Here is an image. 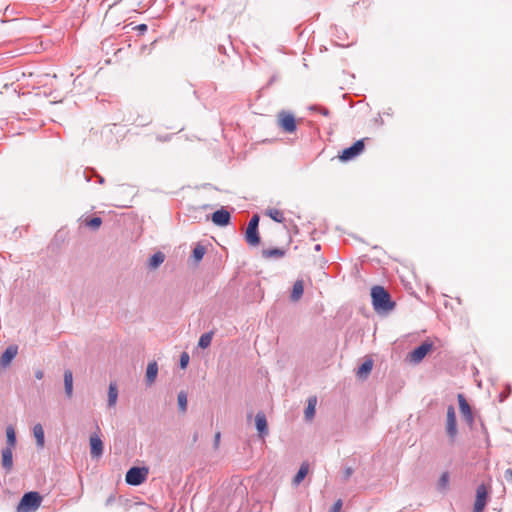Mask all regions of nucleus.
<instances>
[{
  "instance_id": "nucleus-34",
  "label": "nucleus",
  "mask_w": 512,
  "mask_h": 512,
  "mask_svg": "<svg viewBox=\"0 0 512 512\" xmlns=\"http://www.w3.org/2000/svg\"><path fill=\"white\" fill-rule=\"evenodd\" d=\"M341 508H342V500H341V499H339V500H337V501L333 504V506L331 507V509H330V511H329V512H340Z\"/></svg>"
},
{
  "instance_id": "nucleus-33",
  "label": "nucleus",
  "mask_w": 512,
  "mask_h": 512,
  "mask_svg": "<svg viewBox=\"0 0 512 512\" xmlns=\"http://www.w3.org/2000/svg\"><path fill=\"white\" fill-rule=\"evenodd\" d=\"M258 224H259V216L257 214H255L250 219L248 226L253 227V228H258Z\"/></svg>"
},
{
  "instance_id": "nucleus-41",
  "label": "nucleus",
  "mask_w": 512,
  "mask_h": 512,
  "mask_svg": "<svg viewBox=\"0 0 512 512\" xmlns=\"http://www.w3.org/2000/svg\"><path fill=\"white\" fill-rule=\"evenodd\" d=\"M327 113H328V111H327V110L322 111V114H325V115H326Z\"/></svg>"
},
{
  "instance_id": "nucleus-19",
  "label": "nucleus",
  "mask_w": 512,
  "mask_h": 512,
  "mask_svg": "<svg viewBox=\"0 0 512 512\" xmlns=\"http://www.w3.org/2000/svg\"><path fill=\"white\" fill-rule=\"evenodd\" d=\"M303 292H304V284H303V281L302 280H297L294 285H293V288H292V292H291V300L296 302L298 301L302 295H303Z\"/></svg>"
},
{
  "instance_id": "nucleus-32",
  "label": "nucleus",
  "mask_w": 512,
  "mask_h": 512,
  "mask_svg": "<svg viewBox=\"0 0 512 512\" xmlns=\"http://www.w3.org/2000/svg\"><path fill=\"white\" fill-rule=\"evenodd\" d=\"M189 362V355L186 352H183L180 356V366L181 368H186Z\"/></svg>"
},
{
  "instance_id": "nucleus-12",
  "label": "nucleus",
  "mask_w": 512,
  "mask_h": 512,
  "mask_svg": "<svg viewBox=\"0 0 512 512\" xmlns=\"http://www.w3.org/2000/svg\"><path fill=\"white\" fill-rule=\"evenodd\" d=\"M1 464L2 467L7 471H11L13 468V448L6 447L1 453Z\"/></svg>"
},
{
  "instance_id": "nucleus-27",
  "label": "nucleus",
  "mask_w": 512,
  "mask_h": 512,
  "mask_svg": "<svg viewBox=\"0 0 512 512\" xmlns=\"http://www.w3.org/2000/svg\"><path fill=\"white\" fill-rule=\"evenodd\" d=\"M7 447L14 448L16 445V433L13 426L6 428Z\"/></svg>"
},
{
  "instance_id": "nucleus-40",
  "label": "nucleus",
  "mask_w": 512,
  "mask_h": 512,
  "mask_svg": "<svg viewBox=\"0 0 512 512\" xmlns=\"http://www.w3.org/2000/svg\"><path fill=\"white\" fill-rule=\"evenodd\" d=\"M115 500V497L113 495L109 496L108 499L106 500V505H110L114 502Z\"/></svg>"
},
{
  "instance_id": "nucleus-14",
  "label": "nucleus",
  "mask_w": 512,
  "mask_h": 512,
  "mask_svg": "<svg viewBox=\"0 0 512 512\" xmlns=\"http://www.w3.org/2000/svg\"><path fill=\"white\" fill-rule=\"evenodd\" d=\"M212 221L219 226H226L230 221V213L227 210L220 209L212 214Z\"/></svg>"
},
{
  "instance_id": "nucleus-4",
  "label": "nucleus",
  "mask_w": 512,
  "mask_h": 512,
  "mask_svg": "<svg viewBox=\"0 0 512 512\" xmlns=\"http://www.w3.org/2000/svg\"><path fill=\"white\" fill-rule=\"evenodd\" d=\"M279 127L286 133H293L296 130L294 115L288 111H281L277 115Z\"/></svg>"
},
{
  "instance_id": "nucleus-18",
  "label": "nucleus",
  "mask_w": 512,
  "mask_h": 512,
  "mask_svg": "<svg viewBox=\"0 0 512 512\" xmlns=\"http://www.w3.org/2000/svg\"><path fill=\"white\" fill-rule=\"evenodd\" d=\"M64 386L65 393L70 398L73 394V374L71 370H65L64 372Z\"/></svg>"
},
{
  "instance_id": "nucleus-38",
  "label": "nucleus",
  "mask_w": 512,
  "mask_h": 512,
  "mask_svg": "<svg viewBox=\"0 0 512 512\" xmlns=\"http://www.w3.org/2000/svg\"><path fill=\"white\" fill-rule=\"evenodd\" d=\"M352 473H353L352 468H350V467H349V468H347V469L345 470V478H349V477L352 475Z\"/></svg>"
},
{
  "instance_id": "nucleus-7",
  "label": "nucleus",
  "mask_w": 512,
  "mask_h": 512,
  "mask_svg": "<svg viewBox=\"0 0 512 512\" xmlns=\"http://www.w3.org/2000/svg\"><path fill=\"white\" fill-rule=\"evenodd\" d=\"M488 491L485 485H480L476 491V499L474 503V512H483L487 503Z\"/></svg>"
},
{
  "instance_id": "nucleus-5",
  "label": "nucleus",
  "mask_w": 512,
  "mask_h": 512,
  "mask_svg": "<svg viewBox=\"0 0 512 512\" xmlns=\"http://www.w3.org/2000/svg\"><path fill=\"white\" fill-rule=\"evenodd\" d=\"M364 147V140H358L351 147L345 148L339 155V159L343 162L352 160L363 152Z\"/></svg>"
},
{
  "instance_id": "nucleus-24",
  "label": "nucleus",
  "mask_w": 512,
  "mask_h": 512,
  "mask_svg": "<svg viewBox=\"0 0 512 512\" xmlns=\"http://www.w3.org/2000/svg\"><path fill=\"white\" fill-rule=\"evenodd\" d=\"M165 259V255L162 252H157L151 256L149 259V267L152 269H156L160 266Z\"/></svg>"
},
{
  "instance_id": "nucleus-8",
  "label": "nucleus",
  "mask_w": 512,
  "mask_h": 512,
  "mask_svg": "<svg viewBox=\"0 0 512 512\" xmlns=\"http://www.w3.org/2000/svg\"><path fill=\"white\" fill-rule=\"evenodd\" d=\"M446 431L453 441L457 435L456 414L453 406L447 409Z\"/></svg>"
},
{
  "instance_id": "nucleus-28",
  "label": "nucleus",
  "mask_w": 512,
  "mask_h": 512,
  "mask_svg": "<svg viewBox=\"0 0 512 512\" xmlns=\"http://www.w3.org/2000/svg\"><path fill=\"white\" fill-rule=\"evenodd\" d=\"M212 338H213V332L212 331H210L208 333H204L203 335H201V337L199 339V342H198L199 347L202 348V349L208 348L210 346V344H211Z\"/></svg>"
},
{
  "instance_id": "nucleus-22",
  "label": "nucleus",
  "mask_w": 512,
  "mask_h": 512,
  "mask_svg": "<svg viewBox=\"0 0 512 512\" xmlns=\"http://www.w3.org/2000/svg\"><path fill=\"white\" fill-rule=\"evenodd\" d=\"M317 405V398L316 396H312L308 399V405L305 409V418L307 420H312V418L315 415V408Z\"/></svg>"
},
{
  "instance_id": "nucleus-23",
  "label": "nucleus",
  "mask_w": 512,
  "mask_h": 512,
  "mask_svg": "<svg viewBox=\"0 0 512 512\" xmlns=\"http://www.w3.org/2000/svg\"><path fill=\"white\" fill-rule=\"evenodd\" d=\"M118 398V390L116 383H110L108 390V405L115 406Z\"/></svg>"
},
{
  "instance_id": "nucleus-39",
  "label": "nucleus",
  "mask_w": 512,
  "mask_h": 512,
  "mask_svg": "<svg viewBox=\"0 0 512 512\" xmlns=\"http://www.w3.org/2000/svg\"><path fill=\"white\" fill-rule=\"evenodd\" d=\"M220 436H221L220 432H217V433L215 434V446H216V447L219 445Z\"/></svg>"
},
{
  "instance_id": "nucleus-30",
  "label": "nucleus",
  "mask_w": 512,
  "mask_h": 512,
  "mask_svg": "<svg viewBox=\"0 0 512 512\" xmlns=\"http://www.w3.org/2000/svg\"><path fill=\"white\" fill-rule=\"evenodd\" d=\"M102 224V220L100 217H93L85 220V225L92 229H98Z\"/></svg>"
},
{
  "instance_id": "nucleus-15",
  "label": "nucleus",
  "mask_w": 512,
  "mask_h": 512,
  "mask_svg": "<svg viewBox=\"0 0 512 512\" xmlns=\"http://www.w3.org/2000/svg\"><path fill=\"white\" fill-rule=\"evenodd\" d=\"M245 239L249 245L257 246L260 243V237L258 234V228L247 226L245 232Z\"/></svg>"
},
{
  "instance_id": "nucleus-2",
  "label": "nucleus",
  "mask_w": 512,
  "mask_h": 512,
  "mask_svg": "<svg viewBox=\"0 0 512 512\" xmlns=\"http://www.w3.org/2000/svg\"><path fill=\"white\" fill-rule=\"evenodd\" d=\"M41 502L42 497L38 492L25 493L17 506V512H35Z\"/></svg>"
},
{
  "instance_id": "nucleus-6",
  "label": "nucleus",
  "mask_w": 512,
  "mask_h": 512,
  "mask_svg": "<svg viewBox=\"0 0 512 512\" xmlns=\"http://www.w3.org/2000/svg\"><path fill=\"white\" fill-rule=\"evenodd\" d=\"M433 345L429 342H424L413 351L409 353V360L412 363L421 362L425 356L432 350Z\"/></svg>"
},
{
  "instance_id": "nucleus-36",
  "label": "nucleus",
  "mask_w": 512,
  "mask_h": 512,
  "mask_svg": "<svg viewBox=\"0 0 512 512\" xmlns=\"http://www.w3.org/2000/svg\"><path fill=\"white\" fill-rule=\"evenodd\" d=\"M448 481H449L448 473H443L441 478H440L441 484L445 486V485H447Z\"/></svg>"
},
{
  "instance_id": "nucleus-11",
  "label": "nucleus",
  "mask_w": 512,
  "mask_h": 512,
  "mask_svg": "<svg viewBox=\"0 0 512 512\" xmlns=\"http://www.w3.org/2000/svg\"><path fill=\"white\" fill-rule=\"evenodd\" d=\"M90 453L93 458H99L103 453V442L98 434L90 436Z\"/></svg>"
},
{
  "instance_id": "nucleus-16",
  "label": "nucleus",
  "mask_w": 512,
  "mask_h": 512,
  "mask_svg": "<svg viewBox=\"0 0 512 512\" xmlns=\"http://www.w3.org/2000/svg\"><path fill=\"white\" fill-rule=\"evenodd\" d=\"M33 435L36 439L37 446L40 448L44 447L45 444V435L44 429L41 424H35L33 427Z\"/></svg>"
},
{
  "instance_id": "nucleus-20",
  "label": "nucleus",
  "mask_w": 512,
  "mask_h": 512,
  "mask_svg": "<svg viewBox=\"0 0 512 512\" xmlns=\"http://www.w3.org/2000/svg\"><path fill=\"white\" fill-rule=\"evenodd\" d=\"M308 472H309V464H308V462H303L300 466L299 471L293 478V484L299 485L304 480V478L307 476Z\"/></svg>"
},
{
  "instance_id": "nucleus-29",
  "label": "nucleus",
  "mask_w": 512,
  "mask_h": 512,
  "mask_svg": "<svg viewBox=\"0 0 512 512\" xmlns=\"http://www.w3.org/2000/svg\"><path fill=\"white\" fill-rule=\"evenodd\" d=\"M178 406L181 412H186L187 410V395L185 392L181 391L178 394Z\"/></svg>"
},
{
  "instance_id": "nucleus-25",
  "label": "nucleus",
  "mask_w": 512,
  "mask_h": 512,
  "mask_svg": "<svg viewBox=\"0 0 512 512\" xmlns=\"http://www.w3.org/2000/svg\"><path fill=\"white\" fill-rule=\"evenodd\" d=\"M266 215L278 223H283L285 221L283 212L276 208L268 209L266 211Z\"/></svg>"
},
{
  "instance_id": "nucleus-31",
  "label": "nucleus",
  "mask_w": 512,
  "mask_h": 512,
  "mask_svg": "<svg viewBox=\"0 0 512 512\" xmlns=\"http://www.w3.org/2000/svg\"><path fill=\"white\" fill-rule=\"evenodd\" d=\"M205 252L206 250L204 246L197 245L193 250V258L195 259V261L199 262L200 260H202Z\"/></svg>"
},
{
  "instance_id": "nucleus-3",
  "label": "nucleus",
  "mask_w": 512,
  "mask_h": 512,
  "mask_svg": "<svg viewBox=\"0 0 512 512\" xmlns=\"http://www.w3.org/2000/svg\"><path fill=\"white\" fill-rule=\"evenodd\" d=\"M148 474L146 467H132L127 471L125 480L130 485L138 486L146 481Z\"/></svg>"
},
{
  "instance_id": "nucleus-1",
  "label": "nucleus",
  "mask_w": 512,
  "mask_h": 512,
  "mask_svg": "<svg viewBox=\"0 0 512 512\" xmlns=\"http://www.w3.org/2000/svg\"><path fill=\"white\" fill-rule=\"evenodd\" d=\"M371 299L376 312H389L395 307L390 294L382 286L376 285L371 288Z\"/></svg>"
},
{
  "instance_id": "nucleus-9",
  "label": "nucleus",
  "mask_w": 512,
  "mask_h": 512,
  "mask_svg": "<svg viewBox=\"0 0 512 512\" xmlns=\"http://www.w3.org/2000/svg\"><path fill=\"white\" fill-rule=\"evenodd\" d=\"M18 353V347L16 345H10L6 348L3 354L0 357V368H7L12 360L16 357Z\"/></svg>"
},
{
  "instance_id": "nucleus-21",
  "label": "nucleus",
  "mask_w": 512,
  "mask_h": 512,
  "mask_svg": "<svg viewBox=\"0 0 512 512\" xmlns=\"http://www.w3.org/2000/svg\"><path fill=\"white\" fill-rule=\"evenodd\" d=\"M286 254V251L282 248H271V249H264L262 251V255L264 258H282Z\"/></svg>"
},
{
  "instance_id": "nucleus-17",
  "label": "nucleus",
  "mask_w": 512,
  "mask_h": 512,
  "mask_svg": "<svg viewBox=\"0 0 512 512\" xmlns=\"http://www.w3.org/2000/svg\"><path fill=\"white\" fill-rule=\"evenodd\" d=\"M158 374V366L156 362H151L147 366L146 370V382L148 385L154 383Z\"/></svg>"
},
{
  "instance_id": "nucleus-13",
  "label": "nucleus",
  "mask_w": 512,
  "mask_h": 512,
  "mask_svg": "<svg viewBox=\"0 0 512 512\" xmlns=\"http://www.w3.org/2000/svg\"><path fill=\"white\" fill-rule=\"evenodd\" d=\"M256 429L259 432L260 437H264L268 434V424L266 416L263 412H258L255 416Z\"/></svg>"
},
{
  "instance_id": "nucleus-10",
  "label": "nucleus",
  "mask_w": 512,
  "mask_h": 512,
  "mask_svg": "<svg viewBox=\"0 0 512 512\" xmlns=\"http://www.w3.org/2000/svg\"><path fill=\"white\" fill-rule=\"evenodd\" d=\"M458 403H459V409L463 416V418L466 420L467 423L472 424L474 421V417L470 408V405L466 401L463 394H458Z\"/></svg>"
},
{
  "instance_id": "nucleus-26",
  "label": "nucleus",
  "mask_w": 512,
  "mask_h": 512,
  "mask_svg": "<svg viewBox=\"0 0 512 512\" xmlns=\"http://www.w3.org/2000/svg\"><path fill=\"white\" fill-rule=\"evenodd\" d=\"M372 367H373V363L371 360H367L365 361L364 363H362V365L358 368L357 370V375L360 377V378H364L366 377L372 370Z\"/></svg>"
},
{
  "instance_id": "nucleus-35",
  "label": "nucleus",
  "mask_w": 512,
  "mask_h": 512,
  "mask_svg": "<svg viewBox=\"0 0 512 512\" xmlns=\"http://www.w3.org/2000/svg\"><path fill=\"white\" fill-rule=\"evenodd\" d=\"M504 478L508 481V482H511L512 483V469H507L505 472H504Z\"/></svg>"
},
{
  "instance_id": "nucleus-37",
  "label": "nucleus",
  "mask_w": 512,
  "mask_h": 512,
  "mask_svg": "<svg viewBox=\"0 0 512 512\" xmlns=\"http://www.w3.org/2000/svg\"><path fill=\"white\" fill-rule=\"evenodd\" d=\"M35 377L38 379V380H41L43 377H44V373L42 370H36L35 371Z\"/></svg>"
}]
</instances>
